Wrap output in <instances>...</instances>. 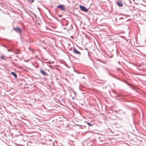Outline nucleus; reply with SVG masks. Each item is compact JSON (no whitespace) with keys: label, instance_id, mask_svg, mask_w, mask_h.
<instances>
[{"label":"nucleus","instance_id":"1a4fd4ad","mask_svg":"<svg viewBox=\"0 0 146 146\" xmlns=\"http://www.w3.org/2000/svg\"><path fill=\"white\" fill-rule=\"evenodd\" d=\"M86 123H87L88 125L90 126H92L93 125V124H91L89 123H88L87 122H86Z\"/></svg>","mask_w":146,"mask_h":146},{"label":"nucleus","instance_id":"0eeeda50","mask_svg":"<svg viewBox=\"0 0 146 146\" xmlns=\"http://www.w3.org/2000/svg\"><path fill=\"white\" fill-rule=\"evenodd\" d=\"M11 74L13 76H14L15 78H16L17 77V75L14 72H12L11 73Z\"/></svg>","mask_w":146,"mask_h":146},{"label":"nucleus","instance_id":"9d476101","mask_svg":"<svg viewBox=\"0 0 146 146\" xmlns=\"http://www.w3.org/2000/svg\"><path fill=\"white\" fill-rule=\"evenodd\" d=\"M29 2L31 3H32L34 2V0H27Z\"/></svg>","mask_w":146,"mask_h":146},{"label":"nucleus","instance_id":"6e6552de","mask_svg":"<svg viewBox=\"0 0 146 146\" xmlns=\"http://www.w3.org/2000/svg\"><path fill=\"white\" fill-rule=\"evenodd\" d=\"M5 56L3 55H1V58L2 59H4L5 58Z\"/></svg>","mask_w":146,"mask_h":146},{"label":"nucleus","instance_id":"20e7f679","mask_svg":"<svg viewBox=\"0 0 146 146\" xmlns=\"http://www.w3.org/2000/svg\"><path fill=\"white\" fill-rule=\"evenodd\" d=\"M40 73L44 76H46L48 75V74L43 70H40Z\"/></svg>","mask_w":146,"mask_h":146},{"label":"nucleus","instance_id":"f257e3e1","mask_svg":"<svg viewBox=\"0 0 146 146\" xmlns=\"http://www.w3.org/2000/svg\"><path fill=\"white\" fill-rule=\"evenodd\" d=\"M13 29L16 32L19 33H21L22 32L21 29L19 27L14 28H13Z\"/></svg>","mask_w":146,"mask_h":146},{"label":"nucleus","instance_id":"f03ea898","mask_svg":"<svg viewBox=\"0 0 146 146\" xmlns=\"http://www.w3.org/2000/svg\"><path fill=\"white\" fill-rule=\"evenodd\" d=\"M57 8L60 9L62 11H64L65 10V8H64V6L62 5H58L57 7Z\"/></svg>","mask_w":146,"mask_h":146},{"label":"nucleus","instance_id":"423d86ee","mask_svg":"<svg viewBox=\"0 0 146 146\" xmlns=\"http://www.w3.org/2000/svg\"><path fill=\"white\" fill-rule=\"evenodd\" d=\"M117 5L120 7H121L123 5V4L121 2H118L117 3Z\"/></svg>","mask_w":146,"mask_h":146},{"label":"nucleus","instance_id":"7ed1b4c3","mask_svg":"<svg viewBox=\"0 0 146 146\" xmlns=\"http://www.w3.org/2000/svg\"><path fill=\"white\" fill-rule=\"evenodd\" d=\"M80 7L81 9L83 11L87 12L88 11V10L85 7L83 6H80Z\"/></svg>","mask_w":146,"mask_h":146},{"label":"nucleus","instance_id":"39448f33","mask_svg":"<svg viewBox=\"0 0 146 146\" xmlns=\"http://www.w3.org/2000/svg\"><path fill=\"white\" fill-rule=\"evenodd\" d=\"M73 52L77 54H80V52L75 48L74 49Z\"/></svg>","mask_w":146,"mask_h":146}]
</instances>
